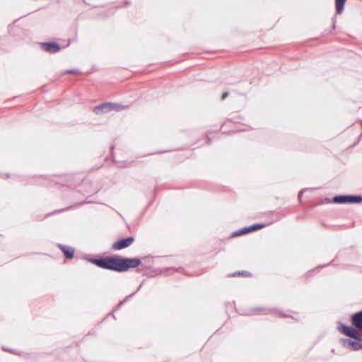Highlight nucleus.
I'll return each mask as SVG.
<instances>
[{
    "instance_id": "nucleus-1",
    "label": "nucleus",
    "mask_w": 362,
    "mask_h": 362,
    "mask_svg": "<svg viewBox=\"0 0 362 362\" xmlns=\"http://www.w3.org/2000/svg\"><path fill=\"white\" fill-rule=\"evenodd\" d=\"M88 261L100 268L117 272H123L131 268H136L141 264V260L139 258H122L111 256L90 258Z\"/></svg>"
},
{
    "instance_id": "nucleus-2",
    "label": "nucleus",
    "mask_w": 362,
    "mask_h": 362,
    "mask_svg": "<svg viewBox=\"0 0 362 362\" xmlns=\"http://www.w3.org/2000/svg\"><path fill=\"white\" fill-rule=\"evenodd\" d=\"M351 322L354 327L347 326L344 324H340L339 330L344 335L351 337L357 341H361L362 336V310L354 313L351 318Z\"/></svg>"
},
{
    "instance_id": "nucleus-3",
    "label": "nucleus",
    "mask_w": 362,
    "mask_h": 362,
    "mask_svg": "<svg viewBox=\"0 0 362 362\" xmlns=\"http://www.w3.org/2000/svg\"><path fill=\"white\" fill-rule=\"evenodd\" d=\"M362 202L361 195H337L334 197L333 202L335 204H358Z\"/></svg>"
},
{
    "instance_id": "nucleus-4",
    "label": "nucleus",
    "mask_w": 362,
    "mask_h": 362,
    "mask_svg": "<svg viewBox=\"0 0 362 362\" xmlns=\"http://www.w3.org/2000/svg\"><path fill=\"white\" fill-rule=\"evenodd\" d=\"M134 238L132 236L122 238L114 243L111 248L113 250H120L130 246L134 243Z\"/></svg>"
},
{
    "instance_id": "nucleus-5",
    "label": "nucleus",
    "mask_w": 362,
    "mask_h": 362,
    "mask_svg": "<svg viewBox=\"0 0 362 362\" xmlns=\"http://www.w3.org/2000/svg\"><path fill=\"white\" fill-rule=\"evenodd\" d=\"M42 48L52 54L57 53L61 49L59 44L55 42H43L42 43Z\"/></svg>"
},
{
    "instance_id": "nucleus-6",
    "label": "nucleus",
    "mask_w": 362,
    "mask_h": 362,
    "mask_svg": "<svg viewBox=\"0 0 362 362\" xmlns=\"http://www.w3.org/2000/svg\"><path fill=\"white\" fill-rule=\"evenodd\" d=\"M361 341H352L349 339H341V342L344 347L351 348V350L358 351L362 349V344L360 342Z\"/></svg>"
},
{
    "instance_id": "nucleus-7",
    "label": "nucleus",
    "mask_w": 362,
    "mask_h": 362,
    "mask_svg": "<svg viewBox=\"0 0 362 362\" xmlns=\"http://www.w3.org/2000/svg\"><path fill=\"white\" fill-rule=\"evenodd\" d=\"M112 110V103H105L95 106L93 109V112L95 114H100L104 112H108Z\"/></svg>"
},
{
    "instance_id": "nucleus-8",
    "label": "nucleus",
    "mask_w": 362,
    "mask_h": 362,
    "mask_svg": "<svg viewBox=\"0 0 362 362\" xmlns=\"http://www.w3.org/2000/svg\"><path fill=\"white\" fill-rule=\"evenodd\" d=\"M59 248L63 252L67 259H71L74 256L75 250L73 247L64 245L63 244L58 245Z\"/></svg>"
},
{
    "instance_id": "nucleus-9",
    "label": "nucleus",
    "mask_w": 362,
    "mask_h": 362,
    "mask_svg": "<svg viewBox=\"0 0 362 362\" xmlns=\"http://www.w3.org/2000/svg\"><path fill=\"white\" fill-rule=\"evenodd\" d=\"M346 0H335L336 12L341 14L343 12L344 6Z\"/></svg>"
},
{
    "instance_id": "nucleus-10",
    "label": "nucleus",
    "mask_w": 362,
    "mask_h": 362,
    "mask_svg": "<svg viewBox=\"0 0 362 362\" xmlns=\"http://www.w3.org/2000/svg\"><path fill=\"white\" fill-rule=\"evenodd\" d=\"M264 310H265L264 314H272L273 313H276L281 317H288V315H286L285 313H284L282 312H280V311H276V310H273V309H264Z\"/></svg>"
},
{
    "instance_id": "nucleus-11",
    "label": "nucleus",
    "mask_w": 362,
    "mask_h": 362,
    "mask_svg": "<svg viewBox=\"0 0 362 362\" xmlns=\"http://www.w3.org/2000/svg\"><path fill=\"white\" fill-rule=\"evenodd\" d=\"M248 233H250V230L248 229V227H245V228H243L235 231V233H234V236L245 235Z\"/></svg>"
},
{
    "instance_id": "nucleus-12",
    "label": "nucleus",
    "mask_w": 362,
    "mask_h": 362,
    "mask_svg": "<svg viewBox=\"0 0 362 362\" xmlns=\"http://www.w3.org/2000/svg\"><path fill=\"white\" fill-rule=\"evenodd\" d=\"M248 233H250V230L248 229V227H245V228H243L235 231V233H234V236L245 235Z\"/></svg>"
},
{
    "instance_id": "nucleus-13",
    "label": "nucleus",
    "mask_w": 362,
    "mask_h": 362,
    "mask_svg": "<svg viewBox=\"0 0 362 362\" xmlns=\"http://www.w3.org/2000/svg\"><path fill=\"white\" fill-rule=\"evenodd\" d=\"M265 226L264 224H254L248 227V229L250 230V232L255 231L256 230L262 228Z\"/></svg>"
},
{
    "instance_id": "nucleus-14",
    "label": "nucleus",
    "mask_w": 362,
    "mask_h": 362,
    "mask_svg": "<svg viewBox=\"0 0 362 362\" xmlns=\"http://www.w3.org/2000/svg\"><path fill=\"white\" fill-rule=\"evenodd\" d=\"M265 226L264 224H254L248 227V229L250 230V232L255 231L256 230L262 228Z\"/></svg>"
},
{
    "instance_id": "nucleus-15",
    "label": "nucleus",
    "mask_w": 362,
    "mask_h": 362,
    "mask_svg": "<svg viewBox=\"0 0 362 362\" xmlns=\"http://www.w3.org/2000/svg\"><path fill=\"white\" fill-rule=\"evenodd\" d=\"M112 110L119 111L125 108H128V106H124L117 103H112Z\"/></svg>"
},
{
    "instance_id": "nucleus-16",
    "label": "nucleus",
    "mask_w": 362,
    "mask_h": 362,
    "mask_svg": "<svg viewBox=\"0 0 362 362\" xmlns=\"http://www.w3.org/2000/svg\"><path fill=\"white\" fill-rule=\"evenodd\" d=\"M250 274L247 272H238L237 273H233L230 275V276H248Z\"/></svg>"
},
{
    "instance_id": "nucleus-17",
    "label": "nucleus",
    "mask_w": 362,
    "mask_h": 362,
    "mask_svg": "<svg viewBox=\"0 0 362 362\" xmlns=\"http://www.w3.org/2000/svg\"><path fill=\"white\" fill-rule=\"evenodd\" d=\"M135 293H136V292H134V293H131L130 295H129L128 296H127V297H126L123 300L120 301V302H119V304H118V305H117V308H120V307H121V305H122L124 302H126V300H127V298H129V297L133 296L135 294Z\"/></svg>"
},
{
    "instance_id": "nucleus-18",
    "label": "nucleus",
    "mask_w": 362,
    "mask_h": 362,
    "mask_svg": "<svg viewBox=\"0 0 362 362\" xmlns=\"http://www.w3.org/2000/svg\"><path fill=\"white\" fill-rule=\"evenodd\" d=\"M78 72L79 71L77 69H69L66 71V73H68V74H77Z\"/></svg>"
},
{
    "instance_id": "nucleus-19",
    "label": "nucleus",
    "mask_w": 362,
    "mask_h": 362,
    "mask_svg": "<svg viewBox=\"0 0 362 362\" xmlns=\"http://www.w3.org/2000/svg\"><path fill=\"white\" fill-rule=\"evenodd\" d=\"M228 95H229L228 92L223 93L221 96V100H223L224 99H226L228 96Z\"/></svg>"
},
{
    "instance_id": "nucleus-20",
    "label": "nucleus",
    "mask_w": 362,
    "mask_h": 362,
    "mask_svg": "<svg viewBox=\"0 0 362 362\" xmlns=\"http://www.w3.org/2000/svg\"><path fill=\"white\" fill-rule=\"evenodd\" d=\"M263 310L262 308H257L255 309V311L257 312V311H260V310Z\"/></svg>"
},
{
    "instance_id": "nucleus-21",
    "label": "nucleus",
    "mask_w": 362,
    "mask_h": 362,
    "mask_svg": "<svg viewBox=\"0 0 362 362\" xmlns=\"http://www.w3.org/2000/svg\"><path fill=\"white\" fill-rule=\"evenodd\" d=\"M315 270H313V271H310L309 272V273H313Z\"/></svg>"
}]
</instances>
